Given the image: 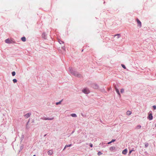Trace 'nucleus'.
<instances>
[{
    "label": "nucleus",
    "mask_w": 156,
    "mask_h": 156,
    "mask_svg": "<svg viewBox=\"0 0 156 156\" xmlns=\"http://www.w3.org/2000/svg\"><path fill=\"white\" fill-rule=\"evenodd\" d=\"M69 71L70 73L75 76L79 78H81L82 77V75L81 74L79 73L75 70H73L71 67H69Z\"/></svg>",
    "instance_id": "f257e3e1"
},
{
    "label": "nucleus",
    "mask_w": 156,
    "mask_h": 156,
    "mask_svg": "<svg viewBox=\"0 0 156 156\" xmlns=\"http://www.w3.org/2000/svg\"><path fill=\"white\" fill-rule=\"evenodd\" d=\"M147 119L150 120H152L153 119V116L152 115V112H150L147 117Z\"/></svg>",
    "instance_id": "f03ea898"
},
{
    "label": "nucleus",
    "mask_w": 156,
    "mask_h": 156,
    "mask_svg": "<svg viewBox=\"0 0 156 156\" xmlns=\"http://www.w3.org/2000/svg\"><path fill=\"white\" fill-rule=\"evenodd\" d=\"M82 91L84 94H87L90 93L89 90L87 88H85L82 90Z\"/></svg>",
    "instance_id": "7ed1b4c3"
},
{
    "label": "nucleus",
    "mask_w": 156,
    "mask_h": 156,
    "mask_svg": "<svg viewBox=\"0 0 156 156\" xmlns=\"http://www.w3.org/2000/svg\"><path fill=\"white\" fill-rule=\"evenodd\" d=\"M40 119H42L43 120H52L53 119V118H46V117H41V118Z\"/></svg>",
    "instance_id": "20e7f679"
},
{
    "label": "nucleus",
    "mask_w": 156,
    "mask_h": 156,
    "mask_svg": "<svg viewBox=\"0 0 156 156\" xmlns=\"http://www.w3.org/2000/svg\"><path fill=\"white\" fill-rule=\"evenodd\" d=\"M136 21L137 22V23L138 24V25L139 27L140 28L141 27L142 25H141V23L140 22V21L137 18L136 19Z\"/></svg>",
    "instance_id": "39448f33"
},
{
    "label": "nucleus",
    "mask_w": 156,
    "mask_h": 156,
    "mask_svg": "<svg viewBox=\"0 0 156 156\" xmlns=\"http://www.w3.org/2000/svg\"><path fill=\"white\" fill-rule=\"evenodd\" d=\"M115 90L116 92V93H117V94H118L119 96H120L121 95H120V94L119 90L117 88V87H116V86H115Z\"/></svg>",
    "instance_id": "423d86ee"
},
{
    "label": "nucleus",
    "mask_w": 156,
    "mask_h": 156,
    "mask_svg": "<svg viewBox=\"0 0 156 156\" xmlns=\"http://www.w3.org/2000/svg\"><path fill=\"white\" fill-rule=\"evenodd\" d=\"M5 42L7 44H11L12 43V41H10L9 38L6 39L5 41Z\"/></svg>",
    "instance_id": "0eeeda50"
},
{
    "label": "nucleus",
    "mask_w": 156,
    "mask_h": 156,
    "mask_svg": "<svg viewBox=\"0 0 156 156\" xmlns=\"http://www.w3.org/2000/svg\"><path fill=\"white\" fill-rule=\"evenodd\" d=\"M42 37L44 39H46L47 38V35L46 34V33L45 32H43L42 34Z\"/></svg>",
    "instance_id": "6e6552de"
},
{
    "label": "nucleus",
    "mask_w": 156,
    "mask_h": 156,
    "mask_svg": "<svg viewBox=\"0 0 156 156\" xmlns=\"http://www.w3.org/2000/svg\"><path fill=\"white\" fill-rule=\"evenodd\" d=\"M31 114L30 113H27L25 115H24V116L26 117L27 118H28L29 117L30 115H31Z\"/></svg>",
    "instance_id": "1a4fd4ad"
},
{
    "label": "nucleus",
    "mask_w": 156,
    "mask_h": 156,
    "mask_svg": "<svg viewBox=\"0 0 156 156\" xmlns=\"http://www.w3.org/2000/svg\"><path fill=\"white\" fill-rule=\"evenodd\" d=\"M127 152V149H125L124 150H123L122 152V154H123L126 155V154Z\"/></svg>",
    "instance_id": "9d476101"
},
{
    "label": "nucleus",
    "mask_w": 156,
    "mask_h": 156,
    "mask_svg": "<svg viewBox=\"0 0 156 156\" xmlns=\"http://www.w3.org/2000/svg\"><path fill=\"white\" fill-rule=\"evenodd\" d=\"M53 153V151L52 150H49L48 151V154L50 155L52 154Z\"/></svg>",
    "instance_id": "9b49d317"
},
{
    "label": "nucleus",
    "mask_w": 156,
    "mask_h": 156,
    "mask_svg": "<svg viewBox=\"0 0 156 156\" xmlns=\"http://www.w3.org/2000/svg\"><path fill=\"white\" fill-rule=\"evenodd\" d=\"M93 86V87L95 89H98V86L97 84H94Z\"/></svg>",
    "instance_id": "f8f14e48"
},
{
    "label": "nucleus",
    "mask_w": 156,
    "mask_h": 156,
    "mask_svg": "<svg viewBox=\"0 0 156 156\" xmlns=\"http://www.w3.org/2000/svg\"><path fill=\"white\" fill-rule=\"evenodd\" d=\"M116 139H112L111 141L108 143V144H110L116 141Z\"/></svg>",
    "instance_id": "ddd939ff"
},
{
    "label": "nucleus",
    "mask_w": 156,
    "mask_h": 156,
    "mask_svg": "<svg viewBox=\"0 0 156 156\" xmlns=\"http://www.w3.org/2000/svg\"><path fill=\"white\" fill-rule=\"evenodd\" d=\"M21 40L22 41L25 42L26 41V37H21Z\"/></svg>",
    "instance_id": "4468645a"
},
{
    "label": "nucleus",
    "mask_w": 156,
    "mask_h": 156,
    "mask_svg": "<svg viewBox=\"0 0 156 156\" xmlns=\"http://www.w3.org/2000/svg\"><path fill=\"white\" fill-rule=\"evenodd\" d=\"M24 138V136L23 134L22 135L21 138H20V142H22Z\"/></svg>",
    "instance_id": "2eb2a0df"
},
{
    "label": "nucleus",
    "mask_w": 156,
    "mask_h": 156,
    "mask_svg": "<svg viewBox=\"0 0 156 156\" xmlns=\"http://www.w3.org/2000/svg\"><path fill=\"white\" fill-rule=\"evenodd\" d=\"M115 147H110L109 149L111 151H112L114 150L115 149Z\"/></svg>",
    "instance_id": "dca6fc26"
},
{
    "label": "nucleus",
    "mask_w": 156,
    "mask_h": 156,
    "mask_svg": "<svg viewBox=\"0 0 156 156\" xmlns=\"http://www.w3.org/2000/svg\"><path fill=\"white\" fill-rule=\"evenodd\" d=\"M120 34H117L115 35L114 37L117 36V38H119L120 37Z\"/></svg>",
    "instance_id": "f3484780"
},
{
    "label": "nucleus",
    "mask_w": 156,
    "mask_h": 156,
    "mask_svg": "<svg viewBox=\"0 0 156 156\" xmlns=\"http://www.w3.org/2000/svg\"><path fill=\"white\" fill-rule=\"evenodd\" d=\"M71 115L73 117H77L75 113L72 114Z\"/></svg>",
    "instance_id": "a211bd4d"
},
{
    "label": "nucleus",
    "mask_w": 156,
    "mask_h": 156,
    "mask_svg": "<svg viewBox=\"0 0 156 156\" xmlns=\"http://www.w3.org/2000/svg\"><path fill=\"white\" fill-rule=\"evenodd\" d=\"M126 114L127 115H130L131 114V112L129 111H127Z\"/></svg>",
    "instance_id": "6ab92c4d"
},
{
    "label": "nucleus",
    "mask_w": 156,
    "mask_h": 156,
    "mask_svg": "<svg viewBox=\"0 0 156 156\" xmlns=\"http://www.w3.org/2000/svg\"><path fill=\"white\" fill-rule=\"evenodd\" d=\"M72 144H70L69 145H65V148H67L69 147H70L72 146Z\"/></svg>",
    "instance_id": "aec40b11"
},
{
    "label": "nucleus",
    "mask_w": 156,
    "mask_h": 156,
    "mask_svg": "<svg viewBox=\"0 0 156 156\" xmlns=\"http://www.w3.org/2000/svg\"><path fill=\"white\" fill-rule=\"evenodd\" d=\"M62 100L60 101L59 102H57L56 103V105H59V104H61V102H62Z\"/></svg>",
    "instance_id": "412c9836"
},
{
    "label": "nucleus",
    "mask_w": 156,
    "mask_h": 156,
    "mask_svg": "<svg viewBox=\"0 0 156 156\" xmlns=\"http://www.w3.org/2000/svg\"><path fill=\"white\" fill-rule=\"evenodd\" d=\"M97 154L98 156H100L102 154V153L101 151H99L98 152Z\"/></svg>",
    "instance_id": "4be33fe9"
},
{
    "label": "nucleus",
    "mask_w": 156,
    "mask_h": 156,
    "mask_svg": "<svg viewBox=\"0 0 156 156\" xmlns=\"http://www.w3.org/2000/svg\"><path fill=\"white\" fill-rule=\"evenodd\" d=\"M58 42H59V43L60 44H62L64 43V42L63 41H62L60 40H58Z\"/></svg>",
    "instance_id": "5701e85b"
},
{
    "label": "nucleus",
    "mask_w": 156,
    "mask_h": 156,
    "mask_svg": "<svg viewBox=\"0 0 156 156\" xmlns=\"http://www.w3.org/2000/svg\"><path fill=\"white\" fill-rule=\"evenodd\" d=\"M149 145L147 143H145V147L147 148Z\"/></svg>",
    "instance_id": "b1692460"
},
{
    "label": "nucleus",
    "mask_w": 156,
    "mask_h": 156,
    "mask_svg": "<svg viewBox=\"0 0 156 156\" xmlns=\"http://www.w3.org/2000/svg\"><path fill=\"white\" fill-rule=\"evenodd\" d=\"M14 83H15L17 82V80L16 79H14L12 80Z\"/></svg>",
    "instance_id": "393cba45"
},
{
    "label": "nucleus",
    "mask_w": 156,
    "mask_h": 156,
    "mask_svg": "<svg viewBox=\"0 0 156 156\" xmlns=\"http://www.w3.org/2000/svg\"><path fill=\"white\" fill-rule=\"evenodd\" d=\"M12 75L13 76H14L16 74V73L15 71H13L12 73Z\"/></svg>",
    "instance_id": "a878e982"
},
{
    "label": "nucleus",
    "mask_w": 156,
    "mask_h": 156,
    "mask_svg": "<svg viewBox=\"0 0 156 156\" xmlns=\"http://www.w3.org/2000/svg\"><path fill=\"white\" fill-rule=\"evenodd\" d=\"M141 128V126L140 125H138L136 127V128L137 129H140Z\"/></svg>",
    "instance_id": "bb28decb"
},
{
    "label": "nucleus",
    "mask_w": 156,
    "mask_h": 156,
    "mask_svg": "<svg viewBox=\"0 0 156 156\" xmlns=\"http://www.w3.org/2000/svg\"><path fill=\"white\" fill-rule=\"evenodd\" d=\"M23 145H21L20 146V151H21L23 149Z\"/></svg>",
    "instance_id": "cd10ccee"
},
{
    "label": "nucleus",
    "mask_w": 156,
    "mask_h": 156,
    "mask_svg": "<svg viewBox=\"0 0 156 156\" xmlns=\"http://www.w3.org/2000/svg\"><path fill=\"white\" fill-rule=\"evenodd\" d=\"M133 151H134V150H133V149H132L130 151H129V154H130L131 153V152Z\"/></svg>",
    "instance_id": "c85d7f7f"
},
{
    "label": "nucleus",
    "mask_w": 156,
    "mask_h": 156,
    "mask_svg": "<svg viewBox=\"0 0 156 156\" xmlns=\"http://www.w3.org/2000/svg\"><path fill=\"white\" fill-rule=\"evenodd\" d=\"M124 90L123 89H121L120 90V92L121 93H122L124 92Z\"/></svg>",
    "instance_id": "c756f323"
},
{
    "label": "nucleus",
    "mask_w": 156,
    "mask_h": 156,
    "mask_svg": "<svg viewBox=\"0 0 156 156\" xmlns=\"http://www.w3.org/2000/svg\"><path fill=\"white\" fill-rule=\"evenodd\" d=\"M121 66L124 69H126V67L124 65L122 64Z\"/></svg>",
    "instance_id": "7c9ffc66"
},
{
    "label": "nucleus",
    "mask_w": 156,
    "mask_h": 156,
    "mask_svg": "<svg viewBox=\"0 0 156 156\" xmlns=\"http://www.w3.org/2000/svg\"><path fill=\"white\" fill-rule=\"evenodd\" d=\"M62 48L65 51V46L64 45L62 47Z\"/></svg>",
    "instance_id": "2f4dec72"
},
{
    "label": "nucleus",
    "mask_w": 156,
    "mask_h": 156,
    "mask_svg": "<svg viewBox=\"0 0 156 156\" xmlns=\"http://www.w3.org/2000/svg\"><path fill=\"white\" fill-rule=\"evenodd\" d=\"M89 146L91 147H92L93 146V144H92L91 143H90L89 144Z\"/></svg>",
    "instance_id": "473e14b6"
},
{
    "label": "nucleus",
    "mask_w": 156,
    "mask_h": 156,
    "mask_svg": "<svg viewBox=\"0 0 156 156\" xmlns=\"http://www.w3.org/2000/svg\"><path fill=\"white\" fill-rule=\"evenodd\" d=\"M153 108L154 110H155L156 109V105H154L153 106Z\"/></svg>",
    "instance_id": "72a5a7b5"
},
{
    "label": "nucleus",
    "mask_w": 156,
    "mask_h": 156,
    "mask_svg": "<svg viewBox=\"0 0 156 156\" xmlns=\"http://www.w3.org/2000/svg\"><path fill=\"white\" fill-rule=\"evenodd\" d=\"M26 128L27 129H28L29 128L28 127V125H26Z\"/></svg>",
    "instance_id": "f704fd0d"
},
{
    "label": "nucleus",
    "mask_w": 156,
    "mask_h": 156,
    "mask_svg": "<svg viewBox=\"0 0 156 156\" xmlns=\"http://www.w3.org/2000/svg\"><path fill=\"white\" fill-rule=\"evenodd\" d=\"M29 122V121L27 122L26 125H28Z\"/></svg>",
    "instance_id": "c9c22d12"
},
{
    "label": "nucleus",
    "mask_w": 156,
    "mask_h": 156,
    "mask_svg": "<svg viewBox=\"0 0 156 156\" xmlns=\"http://www.w3.org/2000/svg\"><path fill=\"white\" fill-rule=\"evenodd\" d=\"M66 148H65V146L64 148L63 149V151H64Z\"/></svg>",
    "instance_id": "e433bc0d"
},
{
    "label": "nucleus",
    "mask_w": 156,
    "mask_h": 156,
    "mask_svg": "<svg viewBox=\"0 0 156 156\" xmlns=\"http://www.w3.org/2000/svg\"><path fill=\"white\" fill-rule=\"evenodd\" d=\"M38 124V123H35V124H34V125H37V124Z\"/></svg>",
    "instance_id": "4c0bfd02"
},
{
    "label": "nucleus",
    "mask_w": 156,
    "mask_h": 156,
    "mask_svg": "<svg viewBox=\"0 0 156 156\" xmlns=\"http://www.w3.org/2000/svg\"><path fill=\"white\" fill-rule=\"evenodd\" d=\"M75 131V130H73L72 133H73Z\"/></svg>",
    "instance_id": "58836bf2"
},
{
    "label": "nucleus",
    "mask_w": 156,
    "mask_h": 156,
    "mask_svg": "<svg viewBox=\"0 0 156 156\" xmlns=\"http://www.w3.org/2000/svg\"><path fill=\"white\" fill-rule=\"evenodd\" d=\"M46 134H45V135H44V136H46Z\"/></svg>",
    "instance_id": "ea45409f"
},
{
    "label": "nucleus",
    "mask_w": 156,
    "mask_h": 156,
    "mask_svg": "<svg viewBox=\"0 0 156 156\" xmlns=\"http://www.w3.org/2000/svg\"><path fill=\"white\" fill-rule=\"evenodd\" d=\"M32 122L33 123H34V121L33 120Z\"/></svg>",
    "instance_id": "a19ab883"
},
{
    "label": "nucleus",
    "mask_w": 156,
    "mask_h": 156,
    "mask_svg": "<svg viewBox=\"0 0 156 156\" xmlns=\"http://www.w3.org/2000/svg\"><path fill=\"white\" fill-rule=\"evenodd\" d=\"M155 127H156V124H155Z\"/></svg>",
    "instance_id": "79ce46f5"
},
{
    "label": "nucleus",
    "mask_w": 156,
    "mask_h": 156,
    "mask_svg": "<svg viewBox=\"0 0 156 156\" xmlns=\"http://www.w3.org/2000/svg\"><path fill=\"white\" fill-rule=\"evenodd\" d=\"M33 156H36L35 155H34Z\"/></svg>",
    "instance_id": "37998d69"
},
{
    "label": "nucleus",
    "mask_w": 156,
    "mask_h": 156,
    "mask_svg": "<svg viewBox=\"0 0 156 156\" xmlns=\"http://www.w3.org/2000/svg\"><path fill=\"white\" fill-rule=\"evenodd\" d=\"M83 51V49L82 51Z\"/></svg>",
    "instance_id": "c03bdc74"
}]
</instances>
